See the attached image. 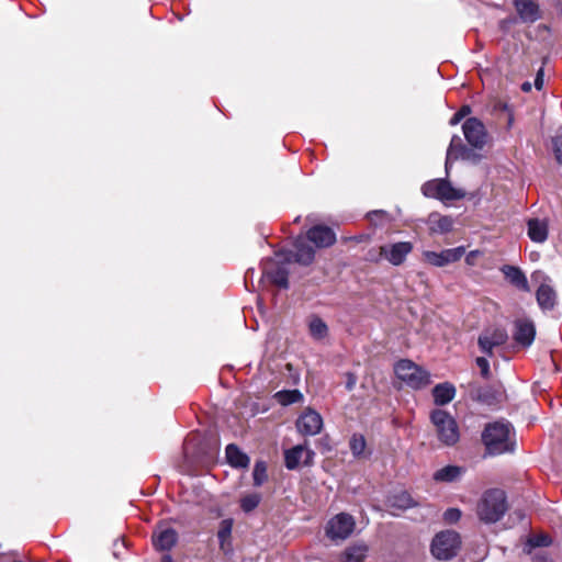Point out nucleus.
I'll list each match as a JSON object with an SVG mask.
<instances>
[{
  "mask_svg": "<svg viewBox=\"0 0 562 562\" xmlns=\"http://www.w3.org/2000/svg\"><path fill=\"white\" fill-rule=\"evenodd\" d=\"M514 435V429L509 423L494 422L485 426L482 432V441L490 454L498 456L515 450Z\"/></svg>",
  "mask_w": 562,
  "mask_h": 562,
  "instance_id": "nucleus-1",
  "label": "nucleus"
},
{
  "mask_svg": "<svg viewBox=\"0 0 562 562\" xmlns=\"http://www.w3.org/2000/svg\"><path fill=\"white\" fill-rule=\"evenodd\" d=\"M507 499L504 491L492 488L486 491L476 506V514L485 524L498 521L507 512Z\"/></svg>",
  "mask_w": 562,
  "mask_h": 562,
  "instance_id": "nucleus-2",
  "label": "nucleus"
},
{
  "mask_svg": "<svg viewBox=\"0 0 562 562\" xmlns=\"http://www.w3.org/2000/svg\"><path fill=\"white\" fill-rule=\"evenodd\" d=\"M430 419L436 428L437 437L446 446H453L459 441L460 432L456 419L446 411L435 409Z\"/></svg>",
  "mask_w": 562,
  "mask_h": 562,
  "instance_id": "nucleus-3",
  "label": "nucleus"
},
{
  "mask_svg": "<svg viewBox=\"0 0 562 562\" xmlns=\"http://www.w3.org/2000/svg\"><path fill=\"white\" fill-rule=\"evenodd\" d=\"M394 371L396 376L412 389H423L430 383L429 372L411 360H400Z\"/></svg>",
  "mask_w": 562,
  "mask_h": 562,
  "instance_id": "nucleus-4",
  "label": "nucleus"
},
{
  "mask_svg": "<svg viewBox=\"0 0 562 562\" xmlns=\"http://www.w3.org/2000/svg\"><path fill=\"white\" fill-rule=\"evenodd\" d=\"M461 541L458 532L441 531L431 542V553L438 560H450L457 555Z\"/></svg>",
  "mask_w": 562,
  "mask_h": 562,
  "instance_id": "nucleus-5",
  "label": "nucleus"
},
{
  "mask_svg": "<svg viewBox=\"0 0 562 562\" xmlns=\"http://www.w3.org/2000/svg\"><path fill=\"white\" fill-rule=\"evenodd\" d=\"M355 527L356 521L350 514L339 513L328 520L325 532L333 541L346 540L351 536Z\"/></svg>",
  "mask_w": 562,
  "mask_h": 562,
  "instance_id": "nucleus-6",
  "label": "nucleus"
},
{
  "mask_svg": "<svg viewBox=\"0 0 562 562\" xmlns=\"http://www.w3.org/2000/svg\"><path fill=\"white\" fill-rule=\"evenodd\" d=\"M462 131L467 142L474 148L481 149L486 144L487 134L484 124L476 117L468 119Z\"/></svg>",
  "mask_w": 562,
  "mask_h": 562,
  "instance_id": "nucleus-7",
  "label": "nucleus"
},
{
  "mask_svg": "<svg viewBox=\"0 0 562 562\" xmlns=\"http://www.w3.org/2000/svg\"><path fill=\"white\" fill-rule=\"evenodd\" d=\"M413 244L411 241H397L386 244L380 247V256L393 266L402 265L406 257L412 252Z\"/></svg>",
  "mask_w": 562,
  "mask_h": 562,
  "instance_id": "nucleus-8",
  "label": "nucleus"
},
{
  "mask_svg": "<svg viewBox=\"0 0 562 562\" xmlns=\"http://www.w3.org/2000/svg\"><path fill=\"white\" fill-rule=\"evenodd\" d=\"M464 252V247L460 246L456 248L443 249L440 252L426 250L423 252V257L426 262L434 267H445L449 263L459 261Z\"/></svg>",
  "mask_w": 562,
  "mask_h": 562,
  "instance_id": "nucleus-9",
  "label": "nucleus"
},
{
  "mask_svg": "<svg viewBox=\"0 0 562 562\" xmlns=\"http://www.w3.org/2000/svg\"><path fill=\"white\" fill-rule=\"evenodd\" d=\"M323 428V418L314 409H305L296 420V429L304 436H315L321 432Z\"/></svg>",
  "mask_w": 562,
  "mask_h": 562,
  "instance_id": "nucleus-10",
  "label": "nucleus"
},
{
  "mask_svg": "<svg viewBox=\"0 0 562 562\" xmlns=\"http://www.w3.org/2000/svg\"><path fill=\"white\" fill-rule=\"evenodd\" d=\"M507 339L508 335L504 328L486 329L479 336L477 345L482 352L492 357L493 348L504 345Z\"/></svg>",
  "mask_w": 562,
  "mask_h": 562,
  "instance_id": "nucleus-11",
  "label": "nucleus"
},
{
  "mask_svg": "<svg viewBox=\"0 0 562 562\" xmlns=\"http://www.w3.org/2000/svg\"><path fill=\"white\" fill-rule=\"evenodd\" d=\"M315 453L306 445H297L291 449L285 450L284 461L289 470L296 469L301 462L310 465L313 461Z\"/></svg>",
  "mask_w": 562,
  "mask_h": 562,
  "instance_id": "nucleus-12",
  "label": "nucleus"
},
{
  "mask_svg": "<svg viewBox=\"0 0 562 562\" xmlns=\"http://www.w3.org/2000/svg\"><path fill=\"white\" fill-rule=\"evenodd\" d=\"M306 238L318 248H327L336 243L335 232L325 225H316L310 228Z\"/></svg>",
  "mask_w": 562,
  "mask_h": 562,
  "instance_id": "nucleus-13",
  "label": "nucleus"
},
{
  "mask_svg": "<svg viewBox=\"0 0 562 562\" xmlns=\"http://www.w3.org/2000/svg\"><path fill=\"white\" fill-rule=\"evenodd\" d=\"M153 544L159 551H169L178 540L177 531L167 526H158L153 532Z\"/></svg>",
  "mask_w": 562,
  "mask_h": 562,
  "instance_id": "nucleus-14",
  "label": "nucleus"
},
{
  "mask_svg": "<svg viewBox=\"0 0 562 562\" xmlns=\"http://www.w3.org/2000/svg\"><path fill=\"white\" fill-rule=\"evenodd\" d=\"M536 336V328L531 321L529 319H517L515 322V330L513 337L515 341L522 347H529Z\"/></svg>",
  "mask_w": 562,
  "mask_h": 562,
  "instance_id": "nucleus-15",
  "label": "nucleus"
},
{
  "mask_svg": "<svg viewBox=\"0 0 562 562\" xmlns=\"http://www.w3.org/2000/svg\"><path fill=\"white\" fill-rule=\"evenodd\" d=\"M527 235L533 243L542 244L548 239L549 224L546 218H530L527 222Z\"/></svg>",
  "mask_w": 562,
  "mask_h": 562,
  "instance_id": "nucleus-16",
  "label": "nucleus"
},
{
  "mask_svg": "<svg viewBox=\"0 0 562 562\" xmlns=\"http://www.w3.org/2000/svg\"><path fill=\"white\" fill-rule=\"evenodd\" d=\"M516 11L522 22L533 23L539 18V8L532 0H514Z\"/></svg>",
  "mask_w": 562,
  "mask_h": 562,
  "instance_id": "nucleus-17",
  "label": "nucleus"
},
{
  "mask_svg": "<svg viewBox=\"0 0 562 562\" xmlns=\"http://www.w3.org/2000/svg\"><path fill=\"white\" fill-rule=\"evenodd\" d=\"M506 280L517 289L528 292L529 283L525 273L517 267L505 265L502 267Z\"/></svg>",
  "mask_w": 562,
  "mask_h": 562,
  "instance_id": "nucleus-18",
  "label": "nucleus"
},
{
  "mask_svg": "<svg viewBox=\"0 0 562 562\" xmlns=\"http://www.w3.org/2000/svg\"><path fill=\"white\" fill-rule=\"evenodd\" d=\"M295 252L293 255L294 260L303 266H310L315 258V251L314 248L306 244V241L299 237L295 243Z\"/></svg>",
  "mask_w": 562,
  "mask_h": 562,
  "instance_id": "nucleus-19",
  "label": "nucleus"
},
{
  "mask_svg": "<svg viewBox=\"0 0 562 562\" xmlns=\"http://www.w3.org/2000/svg\"><path fill=\"white\" fill-rule=\"evenodd\" d=\"M470 153L471 150L462 144L460 136L453 135L447 150L446 170L448 171L451 161L457 160L460 157L468 158Z\"/></svg>",
  "mask_w": 562,
  "mask_h": 562,
  "instance_id": "nucleus-20",
  "label": "nucleus"
},
{
  "mask_svg": "<svg viewBox=\"0 0 562 562\" xmlns=\"http://www.w3.org/2000/svg\"><path fill=\"white\" fill-rule=\"evenodd\" d=\"M536 299L541 310L543 311H550L552 310L557 304V293L554 289L546 283H542L537 292H536Z\"/></svg>",
  "mask_w": 562,
  "mask_h": 562,
  "instance_id": "nucleus-21",
  "label": "nucleus"
},
{
  "mask_svg": "<svg viewBox=\"0 0 562 562\" xmlns=\"http://www.w3.org/2000/svg\"><path fill=\"white\" fill-rule=\"evenodd\" d=\"M263 277L269 279L280 289L289 288V271L284 266H278L274 269H270L266 263L263 267Z\"/></svg>",
  "mask_w": 562,
  "mask_h": 562,
  "instance_id": "nucleus-22",
  "label": "nucleus"
},
{
  "mask_svg": "<svg viewBox=\"0 0 562 562\" xmlns=\"http://www.w3.org/2000/svg\"><path fill=\"white\" fill-rule=\"evenodd\" d=\"M226 459L229 465L236 469H246L249 465L250 459L236 445L229 443L226 447Z\"/></svg>",
  "mask_w": 562,
  "mask_h": 562,
  "instance_id": "nucleus-23",
  "label": "nucleus"
},
{
  "mask_svg": "<svg viewBox=\"0 0 562 562\" xmlns=\"http://www.w3.org/2000/svg\"><path fill=\"white\" fill-rule=\"evenodd\" d=\"M456 395V387L449 383H439L432 389L434 402L438 406L448 404Z\"/></svg>",
  "mask_w": 562,
  "mask_h": 562,
  "instance_id": "nucleus-24",
  "label": "nucleus"
},
{
  "mask_svg": "<svg viewBox=\"0 0 562 562\" xmlns=\"http://www.w3.org/2000/svg\"><path fill=\"white\" fill-rule=\"evenodd\" d=\"M439 184L440 190L438 200L440 201H457L465 196V192L463 190L453 188L451 183L446 179H442Z\"/></svg>",
  "mask_w": 562,
  "mask_h": 562,
  "instance_id": "nucleus-25",
  "label": "nucleus"
},
{
  "mask_svg": "<svg viewBox=\"0 0 562 562\" xmlns=\"http://www.w3.org/2000/svg\"><path fill=\"white\" fill-rule=\"evenodd\" d=\"M462 473H463V469L461 467L447 465V467H443V468L437 470L434 473V480L437 482L450 483V482H454L458 479H460Z\"/></svg>",
  "mask_w": 562,
  "mask_h": 562,
  "instance_id": "nucleus-26",
  "label": "nucleus"
},
{
  "mask_svg": "<svg viewBox=\"0 0 562 562\" xmlns=\"http://www.w3.org/2000/svg\"><path fill=\"white\" fill-rule=\"evenodd\" d=\"M430 231L434 233L445 234L452 229L453 221L450 216L430 214L429 216Z\"/></svg>",
  "mask_w": 562,
  "mask_h": 562,
  "instance_id": "nucleus-27",
  "label": "nucleus"
},
{
  "mask_svg": "<svg viewBox=\"0 0 562 562\" xmlns=\"http://www.w3.org/2000/svg\"><path fill=\"white\" fill-rule=\"evenodd\" d=\"M307 325L310 335L316 340H322L328 335V326L316 315H312L308 318Z\"/></svg>",
  "mask_w": 562,
  "mask_h": 562,
  "instance_id": "nucleus-28",
  "label": "nucleus"
},
{
  "mask_svg": "<svg viewBox=\"0 0 562 562\" xmlns=\"http://www.w3.org/2000/svg\"><path fill=\"white\" fill-rule=\"evenodd\" d=\"M367 551L368 548L364 544L350 546L344 551L341 562H362Z\"/></svg>",
  "mask_w": 562,
  "mask_h": 562,
  "instance_id": "nucleus-29",
  "label": "nucleus"
},
{
  "mask_svg": "<svg viewBox=\"0 0 562 562\" xmlns=\"http://www.w3.org/2000/svg\"><path fill=\"white\" fill-rule=\"evenodd\" d=\"M233 529V520L232 519H224L220 524V528L217 531V538L220 541V547L223 551H227L228 547L231 546L229 539L232 535Z\"/></svg>",
  "mask_w": 562,
  "mask_h": 562,
  "instance_id": "nucleus-30",
  "label": "nucleus"
},
{
  "mask_svg": "<svg viewBox=\"0 0 562 562\" xmlns=\"http://www.w3.org/2000/svg\"><path fill=\"white\" fill-rule=\"evenodd\" d=\"M389 503L391 507L398 509H407L416 505L409 493L406 491H401L400 493L392 495L389 498Z\"/></svg>",
  "mask_w": 562,
  "mask_h": 562,
  "instance_id": "nucleus-31",
  "label": "nucleus"
},
{
  "mask_svg": "<svg viewBox=\"0 0 562 562\" xmlns=\"http://www.w3.org/2000/svg\"><path fill=\"white\" fill-rule=\"evenodd\" d=\"M274 397L279 404L288 406L301 402L303 394L299 390H286L276 393Z\"/></svg>",
  "mask_w": 562,
  "mask_h": 562,
  "instance_id": "nucleus-32",
  "label": "nucleus"
},
{
  "mask_svg": "<svg viewBox=\"0 0 562 562\" xmlns=\"http://www.w3.org/2000/svg\"><path fill=\"white\" fill-rule=\"evenodd\" d=\"M367 442L362 435H353L349 441L350 450L356 458L364 454Z\"/></svg>",
  "mask_w": 562,
  "mask_h": 562,
  "instance_id": "nucleus-33",
  "label": "nucleus"
},
{
  "mask_svg": "<svg viewBox=\"0 0 562 562\" xmlns=\"http://www.w3.org/2000/svg\"><path fill=\"white\" fill-rule=\"evenodd\" d=\"M260 501L261 496L259 493H250L241 497L240 507L245 513H250L259 505Z\"/></svg>",
  "mask_w": 562,
  "mask_h": 562,
  "instance_id": "nucleus-34",
  "label": "nucleus"
},
{
  "mask_svg": "<svg viewBox=\"0 0 562 562\" xmlns=\"http://www.w3.org/2000/svg\"><path fill=\"white\" fill-rule=\"evenodd\" d=\"M254 485L261 486L267 480V464L265 461H257L252 472Z\"/></svg>",
  "mask_w": 562,
  "mask_h": 562,
  "instance_id": "nucleus-35",
  "label": "nucleus"
},
{
  "mask_svg": "<svg viewBox=\"0 0 562 562\" xmlns=\"http://www.w3.org/2000/svg\"><path fill=\"white\" fill-rule=\"evenodd\" d=\"M442 179H434L425 182L422 186V192L426 198L437 199L440 190V182Z\"/></svg>",
  "mask_w": 562,
  "mask_h": 562,
  "instance_id": "nucleus-36",
  "label": "nucleus"
},
{
  "mask_svg": "<svg viewBox=\"0 0 562 562\" xmlns=\"http://www.w3.org/2000/svg\"><path fill=\"white\" fill-rule=\"evenodd\" d=\"M476 400L481 403L492 405L496 401V395L490 387H482L477 390Z\"/></svg>",
  "mask_w": 562,
  "mask_h": 562,
  "instance_id": "nucleus-37",
  "label": "nucleus"
},
{
  "mask_svg": "<svg viewBox=\"0 0 562 562\" xmlns=\"http://www.w3.org/2000/svg\"><path fill=\"white\" fill-rule=\"evenodd\" d=\"M461 518V510L458 508H449L443 514V519L448 524H454Z\"/></svg>",
  "mask_w": 562,
  "mask_h": 562,
  "instance_id": "nucleus-38",
  "label": "nucleus"
},
{
  "mask_svg": "<svg viewBox=\"0 0 562 562\" xmlns=\"http://www.w3.org/2000/svg\"><path fill=\"white\" fill-rule=\"evenodd\" d=\"M551 543V539L548 536H537L528 540V544L532 548L547 547Z\"/></svg>",
  "mask_w": 562,
  "mask_h": 562,
  "instance_id": "nucleus-39",
  "label": "nucleus"
},
{
  "mask_svg": "<svg viewBox=\"0 0 562 562\" xmlns=\"http://www.w3.org/2000/svg\"><path fill=\"white\" fill-rule=\"evenodd\" d=\"M475 362H476V366L481 370L482 376L488 378L490 376V363H488L487 359L484 357H479V358H476Z\"/></svg>",
  "mask_w": 562,
  "mask_h": 562,
  "instance_id": "nucleus-40",
  "label": "nucleus"
},
{
  "mask_svg": "<svg viewBox=\"0 0 562 562\" xmlns=\"http://www.w3.org/2000/svg\"><path fill=\"white\" fill-rule=\"evenodd\" d=\"M471 112L470 106L464 105L462 106L457 113L453 114V116L450 120V125L458 124L467 114Z\"/></svg>",
  "mask_w": 562,
  "mask_h": 562,
  "instance_id": "nucleus-41",
  "label": "nucleus"
},
{
  "mask_svg": "<svg viewBox=\"0 0 562 562\" xmlns=\"http://www.w3.org/2000/svg\"><path fill=\"white\" fill-rule=\"evenodd\" d=\"M553 150L557 160L562 164V136H557L553 138Z\"/></svg>",
  "mask_w": 562,
  "mask_h": 562,
  "instance_id": "nucleus-42",
  "label": "nucleus"
},
{
  "mask_svg": "<svg viewBox=\"0 0 562 562\" xmlns=\"http://www.w3.org/2000/svg\"><path fill=\"white\" fill-rule=\"evenodd\" d=\"M543 77H544V72H543V68L541 67L538 71H537V75H536V78H535V88L537 90H541L542 87H543V83H544V80H543Z\"/></svg>",
  "mask_w": 562,
  "mask_h": 562,
  "instance_id": "nucleus-43",
  "label": "nucleus"
},
{
  "mask_svg": "<svg viewBox=\"0 0 562 562\" xmlns=\"http://www.w3.org/2000/svg\"><path fill=\"white\" fill-rule=\"evenodd\" d=\"M193 440H194V438H189L184 441L183 453L187 459H190L191 457H193V454L191 452V448L193 447Z\"/></svg>",
  "mask_w": 562,
  "mask_h": 562,
  "instance_id": "nucleus-44",
  "label": "nucleus"
},
{
  "mask_svg": "<svg viewBox=\"0 0 562 562\" xmlns=\"http://www.w3.org/2000/svg\"><path fill=\"white\" fill-rule=\"evenodd\" d=\"M347 376H348V379L346 382V389L351 391L357 383V378L352 373H348Z\"/></svg>",
  "mask_w": 562,
  "mask_h": 562,
  "instance_id": "nucleus-45",
  "label": "nucleus"
},
{
  "mask_svg": "<svg viewBox=\"0 0 562 562\" xmlns=\"http://www.w3.org/2000/svg\"><path fill=\"white\" fill-rule=\"evenodd\" d=\"M385 215H386V213L382 210H376V211H372V212L368 213V217L370 220H372L373 216L384 217Z\"/></svg>",
  "mask_w": 562,
  "mask_h": 562,
  "instance_id": "nucleus-46",
  "label": "nucleus"
},
{
  "mask_svg": "<svg viewBox=\"0 0 562 562\" xmlns=\"http://www.w3.org/2000/svg\"><path fill=\"white\" fill-rule=\"evenodd\" d=\"M531 88H532V86H531V83H530V82H528V81H526V82H524V83L521 85V90H522V91H525V92H529V91H531Z\"/></svg>",
  "mask_w": 562,
  "mask_h": 562,
  "instance_id": "nucleus-47",
  "label": "nucleus"
},
{
  "mask_svg": "<svg viewBox=\"0 0 562 562\" xmlns=\"http://www.w3.org/2000/svg\"><path fill=\"white\" fill-rule=\"evenodd\" d=\"M161 562H172V559L170 555H165L161 560Z\"/></svg>",
  "mask_w": 562,
  "mask_h": 562,
  "instance_id": "nucleus-48",
  "label": "nucleus"
}]
</instances>
